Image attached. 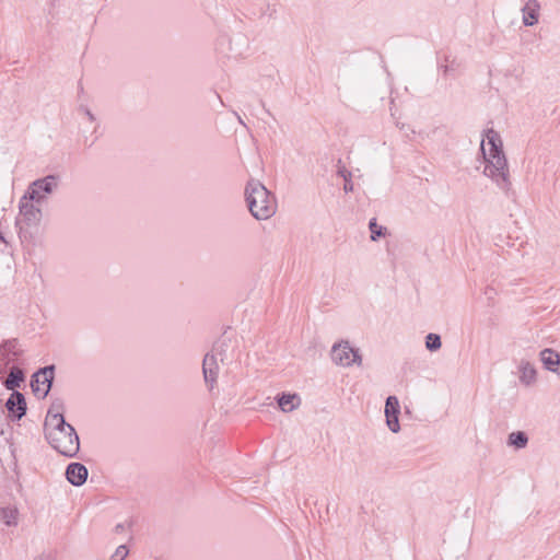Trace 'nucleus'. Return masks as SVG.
Listing matches in <instances>:
<instances>
[{
  "mask_svg": "<svg viewBox=\"0 0 560 560\" xmlns=\"http://www.w3.org/2000/svg\"><path fill=\"white\" fill-rule=\"evenodd\" d=\"M480 150L485 163L483 175L491 179L502 191H509L512 186L511 174L499 132L493 129L486 130L481 139Z\"/></svg>",
  "mask_w": 560,
  "mask_h": 560,
  "instance_id": "obj_1",
  "label": "nucleus"
},
{
  "mask_svg": "<svg viewBox=\"0 0 560 560\" xmlns=\"http://www.w3.org/2000/svg\"><path fill=\"white\" fill-rule=\"evenodd\" d=\"M45 436L59 454L72 458L80 451V440L74 428L67 423L60 412L49 410L45 419Z\"/></svg>",
  "mask_w": 560,
  "mask_h": 560,
  "instance_id": "obj_2",
  "label": "nucleus"
},
{
  "mask_svg": "<svg viewBox=\"0 0 560 560\" xmlns=\"http://www.w3.org/2000/svg\"><path fill=\"white\" fill-rule=\"evenodd\" d=\"M245 200L250 214L259 221L270 219L278 209L276 196L258 179L250 178L247 182Z\"/></svg>",
  "mask_w": 560,
  "mask_h": 560,
  "instance_id": "obj_3",
  "label": "nucleus"
},
{
  "mask_svg": "<svg viewBox=\"0 0 560 560\" xmlns=\"http://www.w3.org/2000/svg\"><path fill=\"white\" fill-rule=\"evenodd\" d=\"M42 208L43 206L24 195L20 198L16 226L19 228L21 238L27 237L31 228L39 225L43 217Z\"/></svg>",
  "mask_w": 560,
  "mask_h": 560,
  "instance_id": "obj_4",
  "label": "nucleus"
},
{
  "mask_svg": "<svg viewBox=\"0 0 560 560\" xmlns=\"http://www.w3.org/2000/svg\"><path fill=\"white\" fill-rule=\"evenodd\" d=\"M331 360L335 364L342 368H350L352 365H362V355L360 350L351 347L348 340L336 342L330 351Z\"/></svg>",
  "mask_w": 560,
  "mask_h": 560,
  "instance_id": "obj_5",
  "label": "nucleus"
},
{
  "mask_svg": "<svg viewBox=\"0 0 560 560\" xmlns=\"http://www.w3.org/2000/svg\"><path fill=\"white\" fill-rule=\"evenodd\" d=\"M58 186V179L56 176L48 175L44 178H39L30 184L24 196L43 206L48 197L54 192Z\"/></svg>",
  "mask_w": 560,
  "mask_h": 560,
  "instance_id": "obj_6",
  "label": "nucleus"
},
{
  "mask_svg": "<svg viewBox=\"0 0 560 560\" xmlns=\"http://www.w3.org/2000/svg\"><path fill=\"white\" fill-rule=\"evenodd\" d=\"M22 353L16 340H7L0 345V377L10 369Z\"/></svg>",
  "mask_w": 560,
  "mask_h": 560,
  "instance_id": "obj_7",
  "label": "nucleus"
},
{
  "mask_svg": "<svg viewBox=\"0 0 560 560\" xmlns=\"http://www.w3.org/2000/svg\"><path fill=\"white\" fill-rule=\"evenodd\" d=\"M54 377V368L47 366L38 371L33 375V380L31 383L33 392L40 397H45L51 386V381Z\"/></svg>",
  "mask_w": 560,
  "mask_h": 560,
  "instance_id": "obj_8",
  "label": "nucleus"
},
{
  "mask_svg": "<svg viewBox=\"0 0 560 560\" xmlns=\"http://www.w3.org/2000/svg\"><path fill=\"white\" fill-rule=\"evenodd\" d=\"M385 418L386 424L388 429L393 433H398L400 431L399 424V413H400V404L396 396H388L385 402Z\"/></svg>",
  "mask_w": 560,
  "mask_h": 560,
  "instance_id": "obj_9",
  "label": "nucleus"
},
{
  "mask_svg": "<svg viewBox=\"0 0 560 560\" xmlns=\"http://www.w3.org/2000/svg\"><path fill=\"white\" fill-rule=\"evenodd\" d=\"M220 371L219 358L215 353H207L202 362V372L205 382L210 389H212L217 383Z\"/></svg>",
  "mask_w": 560,
  "mask_h": 560,
  "instance_id": "obj_10",
  "label": "nucleus"
},
{
  "mask_svg": "<svg viewBox=\"0 0 560 560\" xmlns=\"http://www.w3.org/2000/svg\"><path fill=\"white\" fill-rule=\"evenodd\" d=\"M539 360L544 368L560 377V354L551 348H545L539 352Z\"/></svg>",
  "mask_w": 560,
  "mask_h": 560,
  "instance_id": "obj_11",
  "label": "nucleus"
},
{
  "mask_svg": "<svg viewBox=\"0 0 560 560\" xmlns=\"http://www.w3.org/2000/svg\"><path fill=\"white\" fill-rule=\"evenodd\" d=\"M279 409L284 412H293L302 405V398L296 393H281L276 397Z\"/></svg>",
  "mask_w": 560,
  "mask_h": 560,
  "instance_id": "obj_12",
  "label": "nucleus"
},
{
  "mask_svg": "<svg viewBox=\"0 0 560 560\" xmlns=\"http://www.w3.org/2000/svg\"><path fill=\"white\" fill-rule=\"evenodd\" d=\"M5 408L12 417L20 420L26 412L24 396L20 392L13 390L5 402Z\"/></svg>",
  "mask_w": 560,
  "mask_h": 560,
  "instance_id": "obj_13",
  "label": "nucleus"
},
{
  "mask_svg": "<svg viewBox=\"0 0 560 560\" xmlns=\"http://www.w3.org/2000/svg\"><path fill=\"white\" fill-rule=\"evenodd\" d=\"M88 468L80 463H71L66 469L67 480L73 486H82L88 479Z\"/></svg>",
  "mask_w": 560,
  "mask_h": 560,
  "instance_id": "obj_14",
  "label": "nucleus"
},
{
  "mask_svg": "<svg viewBox=\"0 0 560 560\" xmlns=\"http://www.w3.org/2000/svg\"><path fill=\"white\" fill-rule=\"evenodd\" d=\"M517 370L520 382L523 385L533 386L537 382V370L532 362L521 360L517 365Z\"/></svg>",
  "mask_w": 560,
  "mask_h": 560,
  "instance_id": "obj_15",
  "label": "nucleus"
},
{
  "mask_svg": "<svg viewBox=\"0 0 560 560\" xmlns=\"http://www.w3.org/2000/svg\"><path fill=\"white\" fill-rule=\"evenodd\" d=\"M540 4L537 0H528L522 9L523 23L533 26L538 23Z\"/></svg>",
  "mask_w": 560,
  "mask_h": 560,
  "instance_id": "obj_16",
  "label": "nucleus"
},
{
  "mask_svg": "<svg viewBox=\"0 0 560 560\" xmlns=\"http://www.w3.org/2000/svg\"><path fill=\"white\" fill-rule=\"evenodd\" d=\"M0 522L8 527H16L20 522V511L15 505L0 508Z\"/></svg>",
  "mask_w": 560,
  "mask_h": 560,
  "instance_id": "obj_17",
  "label": "nucleus"
},
{
  "mask_svg": "<svg viewBox=\"0 0 560 560\" xmlns=\"http://www.w3.org/2000/svg\"><path fill=\"white\" fill-rule=\"evenodd\" d=\"M9 370L10 373L4 381V386L7 389L14 390L20 387L21 383L24 381V374L23 371L15 365H12Z\"/></svg>",
  "mask_w": 560,
  "mask_h": 560,
  "instance_id": "obj_18",
  "label": "nucleus"
},
{
  "mask_svg": "<svg viewBox=\"0 0 560 560\" xmlns=\"http://www.w3.org/2000/svg\"><path fill=\"white\" fill-rule=\"evenodd\" d=\"M528 443L527 435L522 431L512 432L509 435L508 444L515 448H524Z\"/></svg>",
  "mask_w": 560,
  "mask_h": 560,
  "instance_id": "obj_19",
  "label": "nucleus"
},
{
  "mask_svg": "<svg viewBox=\"0 0 560 560\" xmlns=\"http://www.w3.org/2000/svg\"><path fill=\"white\" fill-rule=\"evenodd\" d=\"M337 174L339 176H341L343 178V180H345L343 190L346 192H351L353 190V184L351 182V177H352L351 172H349L345 166H340L338 168Z\"/></svg>",
  "mask_w": 560,
  "mask_h": 560,
  "instance_id": "obj_20",
  "label": "nucleus"
},
{
  "mask_svg": "<svg viewBox=\"0 0 560 560\" xmlns=\"http://www.w3.org/2000/svg\"><path fill=\"white\" fill-rule=\"evenodd\" d=\"M441 338L436 334H429L425 338V347L430 351H436L441 348Z\"/></svg>",
  "mask_w": 560,
  "mask_h": 560,
  "instance_id": "obj_21",
  "label": "nucleus"
},
{
  "mask_svg": "<svg viewBox=\"0 0 560 560\" xmlns=\"http://www.w3.org/2000/svg\"><path fill=\"white\" fill-rule=\"evenodd\" d=\"M370 231H371V238L372 241H376L377 237L384 234V229L378 225L375 220H372L369 224Z\"/></svg>",
  "mask_w": 560,
  "mask_h": 560,
  "instance_id": "obj_22",
  "label": "nucleus"
},
{
  "mask_svg": "<svg viewBox=\"0 0 560 560\" xmlns=\"http://www.w3.org/2000/svg\"><path fill=\"white\" fill-rule=\"evenodd\" d=\"M128 556V549L125 545L118 546L112 556V560H124Z\"/></svg>",
  "mask_w": 560,
  "mask_h": 560,
  "instance_id": "obj_23",
  "label": "nucleus"
},
{
  "mask_svg": "<svg viewBox=\"0 0 560 560\" xmlns=\"http://www.w3.org/2000/svg\"><path fill=\"white\" fill-rule=\"evenodd\" d=\"M33 560H56V553L52 550H43Z\"/></svg>",
  "mask_w": 560,
  "mask_h": 560,
  "instance_id": "obj_24",
  "label": "nucleus"
},
{
  "mask_svg": "<svg viewBox=\"0 0 560 560\" xmlns=\"http://www.w3.org/2000/svg\"><path fill=\"white\" fill-rule=\"evenodd\" d=\"M86 116H88V118H89L91 121H93V120H94V116H93V114H92L90 110H86Z\"/></svg>",
  "mask_w": 560,
  "mask_h": 560,
  "instance_id": "obj_25",
  "label": "nucleus"
},
{
  "mask_svg": "<svg viewBox=\"0 0 560 560\" xmlns=\"http://www.w3.org/2000/svg\"><path fill=\"white\" fill-rule=\"evenodd\" d=\"M0 240L1 241H4L3 236H2V233H0Z\"/></svg>",
  "mask_w": 560,
  "mask_h": 560,
  "instance_id": "obj_26",
  "label": "nucleus"
}]
</instances>
